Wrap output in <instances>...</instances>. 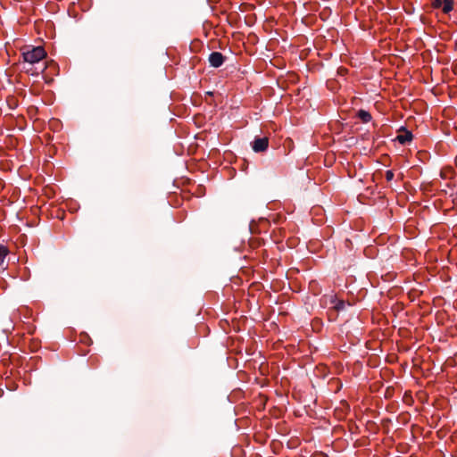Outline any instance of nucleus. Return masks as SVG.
<instances>
[{"label": "nucleus", "mask_w": 457, "mask_h": 457, "mask_svg": "<svg viewBox=\"0 0 457 457\" xmlns=\"http://www.w3.org/2000/svg\"><path fill=\"white\" fill-rule=\"evenodd\" d=\"M23 61L29 64L37 63L46 57V52L43 46H27L21 49Z\"/></svg>", "instance_id": "nucleus-1"}, {"label": "nucleus", "mask_w": 457, "mask_h": 457, "mask_svg": "<svg viewBox=\"0 0 457 457\" xmlns=\"http://www.w3.org/2000/svg\"><path fill=\"white\" fill-rule=\"evenodd\" d=\"M269 146V138L267 137H255L252 142V148L254 152H264Z\"/></svg>", "instance_id": "nucleus-2"}, {"label": "nucleus", "mask_w": 457, "mask_h": 457, "mask_svg": "<svg viewBox=\"0 0 457 457\" xmlns=\"http://www.w3.org/2000/svg\"><path fill=\"white\" fill-rule=\"evenodd\" d=\"M224 56L220 52H212L209 56V62L212 67L218 68L222 65Z\"/></svg>", "instance_id": "nucleus-3"}, {"label": "nucleus", "mask_w": 457, "mask_h": 457, "mask_svg": "<svg viewBox=\"0 0 457 457\" xmlns=\"http://www.w3.org/2000/svg\"><path fill=\"white\" fill-rule=\"evenodd\" d=\"M396 139L401 144H406L408 142H411L412 139V134L408 130H403L402 133H400Z\"/></svg>", "instance_id": "nucleus-4"}, {"label": "nucleus", "mask_w": 457, "mask_h": 457, "mask_svg": "<svg viewBox=\"0 0 457 457\" xmlns=\"http://www.w3.org/2000/svg\"><path fill=\"white\" fill-rule=\"evenodd\" d=\"M9 251L6 246L0 245V267H3L5 263L6 256Z\"/></svg>", "instance_id": "nucleus-5"}, {"label": "nucleus", "mask_w": 457, "mask_h": 457, "mask_svg": "<svg viewBox=\"0 0 457 457\" xmlns=\"http://www.w3.org/2000/svg\"><path fill=\"white\" fill-rule=\"evenodd\" d=\"M453 8V0H444V4H442V11L444 13H449Z\"/></svg>", "instance_id": "nucleus-6"}, {"label": "nucleus", "mask_w": 457, "mask_h": 457, "mask_svg": "<svg viewBox=\"0 0 457 457\" xmlns=\"http://www.w3.org/2000/svg\"><path fill=\"white\" fill-rule=\"evenodd\" d=\"M357 116L365 123H367V122L371 120L370 113L369 112H367V111H364V110H360L358 112Z\"/></svg>", "instance_id": "nucleus-7"}, {"label": "nucleus", "mask_w": 457, "mask_h": 457, "mask_svg": "<svg viewBox=\"0 0 457 457\" xmlns=\"http://www.w3.org/2000/svg\"><path fill=\"white\" fill-rule=\"evenodd\" d=\"M345 306V303L344 301L342 300H337L335 305H334V308L337 310V311H339V310H342Z\"/></svg>", "instance_id": "nucleus-8"}, {"label": "nucleus", "mask_w": 457, "mask_h": 457, "mask_svg": "<svg viewBox=\"0 0 457 457\" xmlns=\"http://www.w3.org/2000/svg\"><path fill=\"white\" fill-rule=\"evenodd\" d=\"M442 4H444V0H434L432 3V6L436 9L442 7Z\"/></svg>", "instance_id": "nucleus-9"}, {"label": "nucleus", "mask_w": 457, "mask_h": 457, "mask_svg": "<svg viewBox=\"0 0 457 457\" xmlns=\"http://www.w3.org/2000/svg\"><path fill=\"white\" fill-rule=\"evenodd\" d=\"M394 179V172L390 170L386 171V179L391 181Z\"/></svg>", "instance_id": "nucleus-10"}, {"label": "nucleus", "mask_w": 457, "mask_h": 457, "mask_svg": "<svg viewBox=\"0 0 457 457\" xmlns=\"http://www.w3.org/2000/svg\"><path fill=\"white\" fill-rule=\"evenodd\" d=\"M455 197H456V200H457V190H456Z\"/></svg>", "instance_id": "nucleus-11"}]
</instances>
